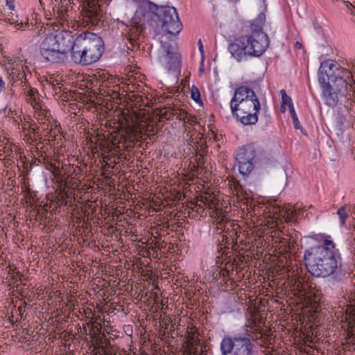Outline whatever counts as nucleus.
Returning <instances> with one entry per match:
<instances>
[{"label": "nucleus", "mask_w": 355, "mask_h": 355, "mask_svg": "<svg viewBox=\"0 0 355 355\" xmlns=\"http://www.w3.org/2000/svg\"><path fill=\"white\" fill-rule=\"evenodd\" d=\"M322 89V96L325 103L330 107H335L338 103L340 94L333 90L331 83L320 84Z\"/></svg>", "instance_id": "17"}, {"label": "nucleus", "mask_w": 355, "mask_h": 355, "mask_svg": "<svg viewBox=\"0 0 355 355\" xmlns=\"http://www.w3.org/2000/svg\"><path fill=\"white\" fill-rule=\"evenodd\" d=\"M270 44L269 38L262 28L254 22L250 26V33L235 38L228 46L232 57L238 62L247 55L259 57L262 55Z\"/></svg>", "instance_id": "2"}, {"label": "nucleus", "mask_w": 355, "mask_h": 355, "mask_svg": "<svg viewBox=\"0 0 355 355\" xmlns=\"http://www.w3.org/2000/svg\"><path fill=\"white\" fill-rule=\"evenodd\" d=\"M142 31L143 28L139 24H133L126 26L123 34L128 42V44H126L128 49L134 51L135 49L139 48L143 39Z\"/></svg>", "instance_id": "15"}, {"label": "nucleus", "mask_w": 355, "mask_h": 355, "mask_svg": "<svg viewBox=\"0 0 355 355\" xmlns=\"http://www.w3.org/2000/svg\"><path fill=\"white\" fill-rule=\"evenodd\" d=\"M289 111L291 112L293 122V124H294L295 128H297V129L300 128V123L297 119V114L295 112L294 107H291V110H289Z\"/></svg>", "instance_id": "35"}, {"label": "nucleus", "mask_w": 355, "mask_h": 355, "mask_svg": "<svg viewBox=\"0 0 355 355\" xmlns=\"http://www.w3.org/2000/svg\"><path fill=\"white\" fill-rule=\"evenodd\" d=\"M90 137L93 139L94 141H96L97 144L101 139V135L98 133H96L94 136H91Z\"/></svg>", "instance_id": "43"}, {"label": "nucleus", "mask_w": 355, "mask_h": 355, "mask_svg": "<svg viewBox=\"0 0 355 355\" xmlns=\"http://www.w3.org/2000/svg\"><path fill=\"white\" fill-rule=\"evenodd\" d=\"M52 93L60 98H67V93L64 92L63 85H60V89L53 90Z\"/></svg>", "instance_id": "36"}, {"label": "nucleus", "mask_w": 355, "mask_h": 355, "mask_svg": "<svg viewBox=\"0 0 355 355\" xmlns=\"http://www.w3.org/2000/svg\"><path fill=\"white\" fill-rule=\"evenodd\" d=\"M314 239L319 244L307 248L304 252L307 270L316 277H327L336 273L340 266L341 257L331 236L315 234Z\"/></svg>", "instance_id": "1"}, {"label": "nucleus", "mask_w": 355, "mask_h": 355, "mask_svg": "<svg viewBox=\"0 0 355 355\" xmlns=\"http://www.w3.org/2000/svg\"><path fill=\"white\" fill-rule=\"evenodd\" d=\"M346 69L341 67L335 60H326L320 64L318 71V81L320 84L330 83Z\"/></svg>", "instance_id": "11"}, {"label": "nucleus", "mask_w": 355, "mask_h": 355, "mask_svg": "<svg viewBox=\"0 0 355 355\" xmlns=\"http://www.w3.org/2000/svg\"><path fill=\"white\" fill-rule=\"evenodd\" d=\"M196 330L191 328L190 330H187L185 336V342L184 345H199L200 340L197 336H196Z\"/></svg>", "instance_id": "26"}, {"label": "nucleus", "mask_w": 355, "mask_h": 355, "mask_svg": "<svg viewBox=\"0 0 355 355\" xmlns=\"http://www.w3.org/2000/svg\"><path fill=\"white\" fill-rule=\"evenodd\" d=\"M186 118H184V123L185 124L193 125L196 123V118L195 116L189 114L187 113V115H184Z\"/></svg>", "instance_id": "37"}, {"label": "nucleus", "mask_w": 355, "mask_h": 355, "mask_svg": "<svg viewBox=\"0 0 355 355\" xmlns=\"http://www.w3.org/2000/svg\"><path fill=\"white\" fill-rule=\"evenodd\" d=\"M352 335H353L352 331H347V337H351V336H352Z\"/></svg>", "instance_id": "50"}, {"label": "nucleus", "mask_w": 355, "mask_h": 355, "mask_svg": "<svg viewBox=\"0 0 355 355\" xmlns=\"http://www.w3.org/2000/svg\"><path fill=\"white\" fill-rule=\"evenodd\" d=\"M119 146L116 145L114 141L110 139H105V137L102 139L99 144V149L102 153H111L114 155L119 150Z\"/></svg>", "instance_id": "20"}, {"label": "nucleus", "mask_w": 355, "mask_h": 355, "mask_svg": "<svg viewBox=\"0 0 355 355\" xmlns=\"http://www.w3.org/2000/svg\"><path fill=\"white\" fill-rule=\"evenodd\" d=\"M204 158L202 155H196L194 160L197 162V166L200 168L202 164H204Z\"/></svg>", "instance_id": "39"}, {"label": "nucleus", "mask_w": 355, "mask_h": 355, "mask_svg": "<svg viewBox=\"0 0 355 355\" xmlns=\"http://www.w3.org/2000/svg\"><path fill=\"white\" fill-rule=\"evenodd\" d=\"M257 157V153L252 144H248L239 148L235 156L239 171L244 176L252 172Z\"/></svg>", "instance_id": "8"}, {"label": "nucleus", "mask_w": 355, "mask_h": 355, "mask_svg": "<svg viewBox=\"0 0 355 355\" xmlns=\"http://www.w3.org/2000/svg\"><path fill=\"white\" fill-rule=\"evenodd\" d=\"M354 230L355 231V225H354Z\"/></svg>", "instance_id": "54"}, {"label": "nucleus", "mask_w": 355, "mask_h": 355, "mask_svg": "<svg viewBox=\"0 0 355 355\" xmlns=\"http://www.w3.org/2000/svg\"><path fill=\"white\" fill-rule=\"evenodd\" d=\"M11 157H7L6 159V162H5V166H10L12 164V159H10Z\"/></svg>", "instance_id": "47"}, {"label": "nucleus", "mask_w": 355, "mask_h": 355, "mask_svg": "<svg viewBox=\"0 0 355 355\" xmlns=\"http://www.w3.org/2000/svg\"><path fill=\"white\" fill-rule=\"evenodd\" d=\"M128 89L130 92L131 89L130 88V85H128Z\"/></svg>", "instance_id": "53"}, {"label": "nucleus", "mask_w": 355, "mask_h": 355, "mask_svg": "<svg viewBox=\"0 0 355 355\" xmlns=\"http://www.w3.org/2000/svg\"><path fill=\"white\" fill-rule=\"evenodd\" d=\"M354 324H355V314H354V316H353V324H352L350 325V327H352H352H354Z\"/></svg>", "instance_id": "51"}, {"label": "nucleus", "mask_w": 355, "mask_h": 355, "mask_svg": "<svg viewBox=\"0 0 355 355\" xmlns=\"http://www.w3.org/2000/svg\"><path fill=\"white\" fill-rule=\"evenodd\" d=\"M157 23L163 31L171 35H177L182 30L176 9L174 7L164 6L157 10Z\"/></svg>", "instance_id": "7"}, {"label": "nucleus", "mask_w": 355, "mask_h": 355, "mask_svg": "<svg viewBox=\"0 0 355 355\" xmlns=\"http://www.w3.org/2000/svg\"><path fill=\"white\" fill-rule=\"evenodd\" d=\"M290 284L293 285V289L297 291L302 295H312V291L315 288L309 276L300 275L298 269L293 270L291 275H288Z\"/></svg>", "instance_id": "12"}, {"label": "nucleus", "mask_w": 355, "mask_h": 355, "mask_svg": "<svg viewBox=\"0 0 355 355\" xmlns=\"http://www.w3.org/2000/svg\"><path fill=\"white\" fill-rule=\"evenodd\" d=\"M10 12H5L3 15V20L9 21L11 24H15L16 26L22 25V21H19L18 15L14 10H9Z\"/></svg>", "instance_id": "27"}, {"label": "nucleus", "mask_w": 355, "mask_h": 355, "mask_svg": "<svg viewBox=\"0 0 355 355\" xmlns=\"http://www.w3.org/2000/svg\"><path fill=\"white\" fill-rule=\"evenodd\" d=\"M5 88V83L0 76V94L4 90Z\"/></svg>", "instance_id": "42"}, {"label": "nucleus", "mask_w": 355, "mask_h": 355, "mask_svg": "<svg viewBox=\"0 0 355 355\" xmlns=\"http://www.w3.org/2000/svg\"><path fill=\"white\" fill-rule=\"evenodd\" d=\"M33 109L34 110V117L37 120L40 121L42 123H45V122L49 120L51 114L49 110L43 103Z\"/></svg>", "instance_id": "21"}, {"label": "nucleus", "mask_w": 355, "mask_h": 355, "mask_svg": "<svg viewBox=\"0 0 355 355\" xmlns=\"http://www.w3.org/2000/svg\"><path fill=\"white\" fill-rule=\"evenodd\" d=\"M302 46V43H300V42H296L295 44V49H300Z\"/></svg>", "instance_id": "48"}, {"label": "nucleus", "mask_w": 355, "mask_h": 355, "mask_svg": "<svg viewBox=\"0 0 355 355\" xmlns=\"http://www.w3.org/2000/svg\"><path fill=\"white\" fill-rule=\"evenodd\" d=\"M14 1L15 0H6V6L8 10H14Z\"/></svg>", "instance_id": "41"}, {"label": "nucleus", "mask_w": 355, "mask_h": 355, "mask_svg": "<svg viewBox=\"0 0 355 355\" xmlns=\"http://www.w3.org/2000/svg\"><path fill=\"white\" fill-rule=\"evenodd\" d=\"M187 112H181V113H180V114L178 116V118L180 120H181V121H182L184 122V118H186V117L184 116V115H187Z\"/></svg>", "instance_id": "45"}, {"label": "nucleus", "mask_w": 355, "mask_h": 355, "mask_svg": "<svg viewBox=\"0 0 355 355\" xmlns=\"http://www.w3.org/2000/svg\"><path fill=\"white\" fill-rule=\"evenodd\" d=\"M42 162L44 164L46 169L51 171L55 175L60 173V162L55 158L43 157Z\"/></svg>", "instance_id": "22"}, {"label": "nucleus", "mask_w": 355, "mask_h": 355, "mask_svg": "<svg viewBox=\"0 0 355 355\" xmlns=\"http://www.w3.org/2000/svg\"><path fill=\"white\" fill-rule=\"evenodd\" d=\"M26 101L33 108L39 106V105L42 103V101L40 100L39 93L37 89L33 88H30L26 94Z\"/></svg>", "instance_id": "24"}, {"label": "nucleus", "mask_w": 355, "mask_h": 355, "mask_svg": "<svg viewBox=\"0 0 355 355\" xmlns=\"http://www.w3.org/2000/svg\"><path fill=\"white\" fill-rule=\"evenodd\" d=\"M3 137L0 136V138H2Z\"/></svg>", "instance_id": "55"}, {"label": "nucleus", "mask_w": 355, "mask_h": 355, "mask_svg": "<svg viewBox=\"0 0 355 355\" xmlns=\"http://www.w3.org/2000/svg\"><path fill=\"white\" fill-rule=\"evenodd\" d=\"M337 214L339 216L341 225H343L345 223V220L347 217L346 207H342L340 209H338V210L337 211Z\"/></svg>", "instance_id": "31"}, {"label": "nucleus", "mask_w": 355, "mask_h": 355, "mask_svg": "<svg viewBox=\"0 0 355 355\" xmlns=\"http://www.w3.org/2000/svg\"><path fill=\"white\" fill-rule=\"evenodd\" d=\"M58 76H55L54 75H49L46 79V82L44 85V86L45 87V88L47 89H49L51 86H52V85H53V83L57 81V80L58 79Z\"/></svg>", "instance_id": "34"}, {"label": "nucleus", "mask_w": 355, "mask_h": 355, "mask_svg": "<svg viewBox=\"0 0 355 355\" xmlns=\"http://www.w3.org/2000/svg\"><path fill=\"white\" fill-rule=\"evenodd\" d=\"M202 347L199 345H189L184 346L183 355H201Z\"/></svg>", "instance_id": "28"}, {"label": "nucleus", "mask_w": 355, "mask_h": 355, "mask_svg": "<svg viewBox=\"0 0 355 355\" xmlns=\"http://www.w3.org/2000/svg\"><path fill=\"white\" fill-rule=\"evenodd\" d=\"M228 187L230 194L236 198L237 202H243L245 204L247 203L248 195L244 191L242 186L236 178H231L228 179Z\"/></svg>", "instance_id": "16"}, {"label": "nucleus", "mask_w": 355, "mask_h": 355, "mask_svg": "<svg viewBox=\"0 0 355 355\" xmlns=\"http://www.w3.org/2000/svg\"><path fill=\"white\" fill-rule=\"evenodd\" d=\"M281 94H282L283 105H288L289 107V110H291V107H294L293 104L292 103L291 98L286 94L285 90L282 89L281 91Z\"/></svg>", "instance_id": "30"}, {"label": "nucleus", "mask_w": 355, "mask_h": 355, "mask_svg": "<svg viewBox=\"0 0 355 355\" xmlns=\"http://www.w3.org/2000/svg\"><path fill=\"white\" fill-rule=\"evenodd\" d=\"M191 95L193 100L196 102H200V93L198 88L196 86H193L191 89Z\"/></svg>", "instance_id": "32"}, {"label": "nucleus", "mask_w": 355, "mask_h": 355, "mask_svg": "<svg viewBox=\"0 0 355 355\" xmlns=\"http://www.w3.org/2000/svg\"><path fill=\"white\" fill-rule=\"evenodd\" d=\"M198 47H199V50L201 52V53L202 54L203 53V45H202V40H199L198 42Z\"/></svg>", "instance_id": "44"}, {"label": "nucleus", "mask_w": 355, "mask_h": 355, "mask_svg": "<svg viewBox=\"0 0 355 355\" xmlns=\"http://www.w3.org/2000/svg\"><path fill=\"white\" fill-rule=\"evenodd\" d=\"M5 12L6 10H3L1 8H0V19H2L3 20V15L5 14Z\"/></svg>", "instance_id": "49"}, {"label": "nucleus", "mask_w": 355, "mask_h": 355, "mask_svg": "<svg viewBox=\"0 0 355 355\" xmlns=\"http://www.w3.org/2000/svg\"><path fill=\"white\" fill-rule=\"evenodd\" d=\"M214 216L215 217L213 218L215 219L216 227L218 230L223 231L229 230V226L232 227L233 229L235 230L234 225L238 226L237 224L229 220L225 214H223L221 209H218V214H214Z\"/></svg>", "instance_id": "19"}, {"label": "nucleus", "mask_w": 355, "mask_h": 355, "mask_svg": "<svg viewBox=\"0 0 355 355\" xmlns=\"http://www.w3.org/2000/svg\"><path fill=\"white\" fill-rule=\"evenodd\" d=\"M87 143L90 144V148L92 150V153L93 154H97L98 151L100 150L99 146L96 144V141H94L92 137H87L86 138Z\"/></svg>", "instance_id": "33"}, {"label": "nucleus", "mask_w": 355, "mask_h": 355, "mask_svg": "<svg viewBox=\"0 0 355 355\" xmlns=\"http://www.w3.org/2000/svg\"><path fill=\"white\" fill-rule=\"evenodd\" d=\"M218 200L214 197L201 196L196 203L192 207V209L199 214L201 216L206 211H208L211 218L214 214H218Z\"/></svg>", "instance_id": "14"}, {"label": "nucleus", "mask_w": 355, "mask_h": 355, "mask_svg": "<svg viewBox=\"0 0 355 355\" xmlns=\"http://www.w3.org/2000/svg\"><path fill=\"white\" fill-rule=\"evenodd\" d=\"M62 83H61V78H59L57 81H55L53 85H52V86H51L48 89H50V90H56V89H60V85H62Z\"/></svg>", "instance_id": "38"}, {"label": "nucleus", "mask_w": 355, "mask_h": 355, "mask_svg": "<svg viewBox=\"0 0 355 355\" xmlns=\"http://www.w3.org/2000/svg\"><path fill=\"white\" fill-rule=\"evenodd\" d=\"M70 10L67 8V2L66 0L61 1V5L59 6L57 12V18L60 20V24L65 22L68 20L69 12Z\"/></svg>", "instance_id": "25"}, {"label": "nucleus", "mask_w": 355, "mask_h": 355, "mask_svg": "<svg viewBox=\"0 0 355 355\" xmlns=\"http://www.w3.org/2000/svg\"><path fill=\"white\" fill-rule=\"evenodd\" d=\"M83 20L87 24L96 25L101 20V10L98 0H87L82 5Z\"/></svg>", "instance_id": "13"}, {"label": "nucleus", "mask_w": 355, "mask_h": 355, "mask_svg": "<svg viewBox=\"0 0 355 355\" xmlns=\"http://www.w3.org/2000/svg\"><path fill=\"white\" fill-rule=\"evenodd\" d=\"M159 61L168 71H178L180 68V55L178 51L177 44L162 43V51Z\"/></svg>", "instance_id": "9"}, {"label": "nucleus", "mask_w": 355, "mask_h": 355, "mask_svg": "<svg viewBox=\"0 0 355 355\" xmlns=\"http://www.w3.org/2000/svg\"><path fill=\"white\" fill-rule=\"evenodd\" d=\"M17 146L10 142L5 137L0 138V159L14 157V153H17Z\"/></svg>", "instance_id": "18"}, {"label": "nucleus", "mask_w": 355, "mask_h": 355, "mask_svg": "<svg viewBox=\"0 0 355 355\" xmlns=\"http://www.w3.org/2000/svg\"><path fill=\"white\" fill-rule=\"evenodd\" d=\"M166 113V111H164V112H162V113H161V115H162V116H164Z\"/></svg>", "instance_id": "52"}, {"label": "nucleus", "mask_w": 355, "mask_h": 355, "mask_svg": "<svg viewBox=\"0 0 355 355\" xmlns=\"http://www.w3.org/2000/svg\"><path fill=\"white\" fill-rule=\"evenodd\" d=\"M232 114L245 125L258 121L260 103L252 89L246 85L236 88L230 102Z\"/></svg>", "instance_id": "3"}, {"label": "nucleus", "mask_w": 355, "mask_h": 355, "mask_svg": "<svg viewBox=\"0 0 355 355\" xmlns=\"http://www.w3.org/2000/svg\"><path fill=\"white\" fill-rule=\"evenodd\" d=\"M281 216L285 217L286 222L292 221L300 215L302 209L300 208H286L284 207L280 210Z\"/></svg>", "instance_id": "23"}, {"label": "nucleus", "mask_w": 355, "mask_h": 355, "mask_svg": "<svg viewBox=\"0 0 355 355\" xmlns=\"http://www.w3.org/2000/svg\"><path fill=\"white\" fill-rule=\"evenodd\" d=\"M104 354H105V355H121L120 352H115L112 353V352H109L107 350H105Z\"/></svg>", "instance_id": "46"}, {"label": "nucleus", "mask_w": 355, "mask_h": 355, "mask_svg": "<svg viewBox=\"0 0 355 355\" xmlns=\"http://www.w3.org/2000/svg\"><path fill=\"white\" fill-rule=\"evenodd\" d=\"M274 235L272 237L276 238L275 243H282L284 247L288 245V239L284 237V234L282 230H277L273 232Z\"/></svg>", "instance_id": "29"}, {"label": "nucleus", "mask_w": 355, "mask_h": 355, "mask_svg": "<svg viewBox=\"0 0 355 355\" xmlns=\"http://www.w3.org/2000/svg\"><path fill=\"white\" fill-rule=\"evenodd\" d=\"M73 35L68 31H56L47 35L40 49L42 56L48 62L58 63L63 61L71 51Z\"/></svg>", "instance_id": "5"}, {"label": "nucleus", "mask_w": 355, "mask_h": 355, "mask_svg": "<svg viewBox=\"0 0 355 355\" xmlns=\"http://www.w3.org/2000/svg\"><path fill=\"white\" fill-rule=\"evenodd\" d=\"M352 76L348 70L344 71L340 76H338L335 80L331 81V87L333 90L340 94V96H344L347 99H351L355 96V90L353 85L351 83Z\"/></svg>", "instance_id": "10"}, {"label": "nucleus", "mask_w": 355, "mask_h": 355, "mask_svg": "<svg viewBox=\"0 0 355 355\" xmlns=\"http://www.w3.org/2000/svg\"><path fill=\"white\" fill-rule=\"evenodd\" d=\"M103 51V41L95 33L85 32L73 38L71 58L76 64H93L99 60Z\"/></svg>", "instance_id": "4"}, {"label": "nucleus", "mask_w": 355, "mask_h": 355, "mask_svg": "<svg viewBox=\"0 0 355 355\" xmlns=\"http://www.w3.org/2000/svg\"><path fill=\"white\" fill-rule=\"evenodd\" d=\"M21 128L24 130H28L31 128V125L29 124L28 122H26L25 121V119L24 120V121L21 119Z\"/></svg>", "instance_id": "40"}, {"label": "nucleus", "mask_w": 355, "mask_h": 355, "mask_svg": "<svg viewBox=\"0 0 355 355\" xmlns=\"http://www.w3.org/2000/svg\"><path fill=\"white\" fill-rule=\"evenodd\" d=\"M261 336V332L253 327L250 328V334H247L246 336H236L232 338L225 336L220 343V352L223 355H255L252 341H257Z\"/></svg>", "instance_id": "6"}]
</instances>
